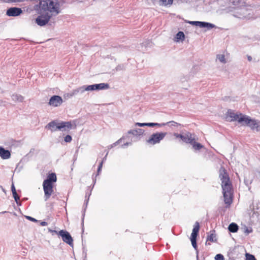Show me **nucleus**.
<instances>
[{
    "instance_id": "nucleus-1",
    "label": "nucleus",
    "mask_w": 260,
    "mask_h": 260,
    "mask_svg": "<svg viewBox=\"0 0 260 260\" xmlns=\"http://www.w3.org/2000/svg\"><path fill=\"white\" fill-rule=\"evenodd\" d=\"M64 4L63 0L43 1L35 6V9L55 17L61 12Z\"/></svg>"
},
{
    "instance_id": "nucleus-2",
    "label": "nucleus",
    "mask_w": 260,
    "mask_h": 260,
    "mask_svg": "<svg viewBox=\"0 0 260 260\" xmlns=\"http://www.w3.org/2000/svg\"><path fill=\"white\" fill-rule=\"evenodd\" d=\"M219 177L221 181L224 202L228 206H230L232 203V184L229 175L223 168H221L219 170Z\"/></svg>"
},
{
    "instance_id": "nucleus-3",
    "label": "nucleus",
    "mask_w": 260,
    "mask_h": 260,
    "mask_svg": "<svg viewBox=\"0 0 260 260\" xmlns=\"http://www.w3.org/2000/svg\"><path fill=\"white\" fill-rule=\"evenodd\" d=\"M56 181V176L55 173L49 174L46 179L44 180L43 183V187L44 191V200L47 201L53 192V182Z\"/></svg>"
},
{
    "instance_id": "nucleus-4",
    "label": "nucleus",
    "mask_w": 260,
    "mask_h": 260,
    "mask_svg": "<svg viewBox=\"0 0 260 260\" xmlns=\"http://www.w3.org/2000/svg\"><path fill=\"white\" fill-rule=\"evenodd\" d=\"M239 122H243L244 124L249 126L251 129L253 130L255 129L256 131H258L259 130V126L257 122H256L254 119H251L248 116H242L239 119Z\"/></svg>"
},
{
    "instance_id": "nucleus-5",
    "label": "nucleus",
    "mask_w": 260,
    "mask_h": 260,
    "mask_svg": "<svg viewBox=\"0 0 260 260\" xmlns=\"http://www.w3.org/2000/svg\"><path fill=\"white\" fill-rule=\"evenodd\" d=\"M167 135L166 132L156 133L152 134L147 140V142L151 145L159 143Z\"/></svg>"
},
{
    "instance_id": "nucleus-6",
    "label": "nucleus",
    "mask_w": 260,
    "mask_h": 260,
    "mask_svg": "<svg viewBox=\"0 0 260 260\" xmlns=\"http://www.w3.org/2000/svg\"><path fill=\"white\" fill-rule=\"evenodd\" d=\"M77 126L76 122L73 121H60L59 122L58 131L62 132L69 131L72 128H75Z\"/></svg>"
},
{
    "instance_id": "nucleus-7",
    "label": "nucleus",
    "mask_w": 260,
    "mask_h": 260,
    "mask_svg": "<svg viewBox=\"0 0 260 260\" xmlns=\"http://www.w3.org/2000/svg\"><path fill=\"white\" fill-rule=\"evenodd\" d=\"M45 14H42L38 16L35 19V22L40 26H43L46 25L52 16L47 14V13H44Z\"/></svg>"
},
{
    "instance_id": "nucleus-8",
    "label": "nucleus",
    "mask_w": 260,
    "mask_h": 260,
    "mask_svg": "<svg viewBox=\"0 0 260 260\" xmlns=\"http://www.w3.org/2000/svg\"><path fill=\"white\" fill-rule=\"evenodd\" d=\"M58 235L61 237L64 242L68 244L71 246H73V240L69 232L66 231L60 230L58 232Z\"/></svg>"
},
{
    "instance_id": "nucleus-9",
    "label": "nucleus",
    "mask_w": 260,
    "mask_h": 260,
    "mask_svg": "<svg viewBox=\"0 0 260 260\" xmlns=\"http://www.w3.org/2000/svg\"><path fill=\"white\" fill-rule=\"evenodd\" d=\"M87 91L93 90H100L107 89L109 88V85L108 83H102L90 85H86Z\"/></svg>"
},
{
    "instance_id": "nucleus-10",
    "label": "nucleus",
    "mask_w": 260,
    "mask_h": 260,
    "mask_svg": "<svg viewBox=\"0 0 260 260\" xmlns=\"http://www.w3.org/2000/svg\"><path fill=\"white\" fill-rule=\"evenodd\" d=\"M62 99L59 95H53L49 100L48 104L52 107H56L60 106L62 103Z\"/></svg>"
},
{
    "instance_id": "nucleus-11",
    "label": "nucleus",
    "mask_w": 260,
    "mask_h": 260,
    "mask_svg": "<svg viewBox=\"0 0 260 260\" xmlns=\"http://www.w3.org/2000/svg\"><path fill=\"white\" fill-rule=\"evenodd\" d=\"M174 136L177 138H180L184 142L186 143H192V135L190 133H187L184 135L174 133Z\"/></svg>"
},
{
    "instance_id": "nucleus-12",
    "label": "nucleus",
    "mask_w": 260,
    "mask_h": 260,
    "mask_svg": "<svg viewBox=\"0 0 260 260\" xmlns=\"http://www.w3.org/2000/svg\"><path fill=\"white\" fill-rule=\"evenodd\" d=\"M22 13V10L20 8L12 7L8 9L7 11L6 14L8 16L16 17L19 16Z\"/></svg>"
},
{
    "instance_id": "nucleus-13",
    "label": "nucleus",
    "mask_w": 260,
    "mask_h": 260,
    "mask_svg": "<svg viewBox=\"0 0 260 260\" xmlns=\"http://www.w3.org/2000/svg\"><path fill=\"white\" fill-rule=\"evenodd\" d=\"M249 209L253 212V214L256 215L257 217L260 216V203L258 201H253L249 206Z\"/></svg>"
},
{
    "instance_id": "nucleus-14",
    "label": "nucleus",
    "mask_w": 260,
    "mask_h": 260,
    "mask_svg": "<svg viewBox=\"0 0 260 260\" xmlns=\"http://www.w3.org/2000/svg\"><path fill=\"white\" fill-rule=\"evenodd\" d=\"M58 120H53L49 122L45 126V128L50 130L52 132L58 131L59 126Z\"/></svg>"
},
{
    "instance_id": "nucleus-15",
    "label": "nucleus",
    "mask_w": 260,
    "mask_h": 260,
    "mask_svg": "<svg viewBox=\"0 0 260 260\" xmlns=\"http://www.w3.org/2000/svg\"><path fill=\"white\" fill-rule=\"evenodd\" d=\"M239 3L240 0H231L229 3L230 7L225 9L226 11L233 12L234 10L238 9L239 7Z\"/></svg>"
},
{
    "instance_id": "nucleus-16",
    "label": "nucleus",
    "mask_w": 260,
    "mask_h": 260,
    "mask_svg": "<svg viewBox=\"0 0 260 260\" xmlns=\"http://www.w3.org/2000/svg\"><path fill=\"white\" fill-rule=\"evenodd\" d=\"M86 91H87L86 85H83L71 91L70 95L71 96H74L77 95L78 94H82L84 92Z\"/></svg>"
},
{
    "instance_id": "nucleus-17",
    "label": "nucleus",
    "mask_w": 260,
    "mask_h": 260,
    "mask_svg": "<svg viewBox=\"0 0 260 260\" xmlns=\"http://www.w3.org/2000/svg\"><path fill=\"white\" fill-rule=\"evenodd\" d=\"M245 116L242 114H237L233 112H229L226 118L228 120L235 121L237 120L239 122V119L242 116Z\"/></svg>"
},
{
    "instance_id": "nucleus-18",
    "label": "nucleus",
    "mask_w": 260,
    "mask_h": 260,
    "mask_svg": "<svg viewBox=\"0 0 260 260\" xmlns=\"http://www.w3.org/2000/svg\"><path fill=\"white\" fill-rule=\"evenodd\" d=\"M0 157L3 159L10 158L11 157L10 151L0 146Z\"/></svg>"
},
{
    "instance_id": "nucleus-19",
    "label": "nucleus",
    "mask_w": 260,
    "mask_h": 260,
    "mask_svg": "<svg viewBox=\"0 0 260 260\" xmlns=\"http://www.w3.org/2000/svg\"><path fill=\"white\" fill-rule=\"evenodd\" d=\"M200 225L198 222H196L191 235L190 240H196L199 231Z\"/></svg>"
},
{
    "instance_id": "nucleus-20",
    "label": "nucleus",
    "mask_w": 260,
    "mask_h": 260,
    "mask_svg": "<svg viewBox=\"0 0 260 260\" xmlns=\"http://www.w3.org/2000/svg\"><path fill=\"white\" fill-rule=\"evenodd\" d=\"M144 130L141 128H137L129 130L128 134H132L134 136H141L144 134Z\"/></svg>"
},
{
    "instance_id": "nucleus-21",
    "label": "nucleus",
    "mask_w": 260,
    "mask_h": 260,
    "mask_svg": "<svg viewBox=\"0 0 260 260\" xmlns=\"http://www.w3.org/2000/svg\"><path fill=\"white\" fill-rule=\"evenodd\" d=\"M11 98L12 101L15 102H22L24 100V98L22 95L16 93L13 94Z\"/></svg>"
},
{
    "instance_id": "nucleus-22",
    "label": "nucleus",
    "mask_w": 260,
    "mask_h": 260,
    "mask_svg": "<svg viewBox=\"0 0 260 260\" xmlns=\"http://www.w3.org/2000/svg\"><path fill=\"white\" fill-rule=\"evenodd\" d=\"M200 27L207 28L208 29H211L215 27V25L212 23L201 21Z\"/></svg>"
},
{
    "instance_id": "nucleus-23",
    "label": "nucleus",
    "mask_w": 260,
    "mask_h": 260,
    "mask_svg": "<svg viewBox=\"0 0 260 260\" xmlns=\"http://www.w3.org/2000/svg\"><path fill=\"white\" fill-rule=\"evenodd\" d=\"M185 38V36L182 31H179L175 37V41L179 42V41H183Z\"/></svg>"
},
{
    "instance_id": "nucleus-24",
    "label": "nucleus",
    "mask_w": 260,
    "mask_h": 260,
    "mask_svg": "<svg viewBox=\"0 0 260 260\" xmlns=\"http://www.w3.org/2000/svg\"><path fill=\"white\" fill-rule=\"evenodd\" d=\"M228 229L230 232L235 233L238 231V226L235 223L233 222L229 225Z\"/></svg>"
},
{
    "instance_id": "nucleus-25",
    "label": "nucleus",
    "mask_w": 260,
    "mask_h": 260,
    "mask_svg": "<svg viewBox=\"0 0 260 260\" xmlns=\"http://www.w3.org/2000/svg\"><path fill=\"white\" fill-rule=\"evenodd\" d=\"M189 143L192 145L193 148L195 150H200L201 148H202L203 147V145H202L201 144L198 143H196L194 141V138H193V137H192V143Z\"/></svg>"
},
{
    "instance_id": "nucleus-26",
    "label": "nucleus",
    "mask_w": 260,
    "mask_h": 260,
    "mask_svg": "<svg viewBox=\"0 0 260 260\" xmlns=\"http://www.w3.org/2000/svg\"><path fill=\"white\" fill-rule=\"evenodd\" d=\"M173 0H160L159 5L164 6H170L173 3Z\"/></svg>"
},
{
    "instance_id": "nucleus-27",
    "label": "nucleus",
    "mask_w": 260,
    "mask_h": 260,
    "mask_svg": "<svg viewBox=\"0 0 260 260\" xmlns=\"http://www.w3.org/2000/svg\"><path fill=\"white\" fill-rule=\"evenodd\" d=\"M207 241H209L211 242H216V235L214 233H212L210 235H209L207 237Z\"/></svg>"
},
{
    "instance_id": "nucleus-28",
    "label": "nucleus",
    "mask_w": 260,
    "mask_h": 260,
    "mask_svg": "<svg viewBox=\"0 0 260 260\" xmlns=\"http://www.w3.org/2000/svg\"><path fill=\"white\" fill-rule=\"evenodd\" d=\"M217 58L222 63H226L224 55L223 54H218L217 55Z\"/></svg>"
},
{
    "instance_id": "nucleus-29",
    "label": "nucleus",
    "mask_w": 260,
    "mask_h": 260,
    "mask_svg": "<svg viewBox=\"0 0 260 260\" xmlns=\"http://www.w3.org/2000/svg\"><path fill=\"white\" fill-rule=\"evenodd\" d=\"M245 255L246 260H256L255 257L252 254L246 253Z\"/></svg>"
},
{
    "instance_id": "nucleus-30",
    "label": "nucleus",
    "mask_w": 260,
    "mask_h": 260,
    "mask_svg": "<svg viewBox=\"0 0 260 260\" xmlns=\"http://www.w3.org/2000/svg\"><path fill=\"white\" fill-rule=\"evenodd\" d=\"M188 22L190 24L200 27L201 21H188Z\"/></svg>"
},
{
    "instance_id": "nucleus-31",
    "label": "nucleus",
    "mask_w": 260,
    "mask_h": 260,
    "mask_svg": "<svg viewBox=\"0 0 260 260\" xmlns=\"http://www.w3.org/2000/svg\"><path fill=\"white\" fill-rule=\"evenodd\" d=\"M252 232V230L251 228H247L245 227L244 229V233L246 234L247 235L249 234V233H251Z\"/></svg>"
},
{
    "instance_id": "nucleus-32",
    "label": "nucleus",
    "mask_w": 260,
    "mask_h": 260,
    "mask_svg": "<svg viewBox=\"0 0 260 260\" xmlns=\"http://www.w3.org/2000/svg\"><path fill=\"white\" fill-rule=\"evenodd\" d=\"M216 260H224V256L221 254H217L215 257Z\"/></svg>"
},
{
    "instance_id": "nucleus-33",
    "label": "nucleus",
    "mask_w": 260,
    "mask_h": 260,
    "mask_svg": "<svg viewBox=\"0 0 260 260\" xmlns=\"http://www.w3.org/2000/svg\"><path fill=\"white\" fill-rule=\"evenodd\" d=\"M72 140V138L70 135H67L64 138V141L67 143L70 142Z\"/></svg>"
},
{
    "instance_id": "nucleus-34",
    "label": "nucleus",
    "mask_w": 260,
    "mask_h": 260,
    "mask_svg": "<svg viewBox=\"0 0 260 260\" xmlns=\"http://www.w3.org/2000/svg\"><path fill=\"white\" fill-rule=\"evenodd\" d=\"M122 141V139H120L119 140H118L117 142H116L115 143H113V144L111 145L110 146H109V148H112L115 146H116L117 145L119 144Z\"/></svg>"
},
{
    "instance_id": "nucleus-35",
    "label": "nucleus",
    "mask_w": 260,
    "mask_h": 260,
    "mask_svg": "<svg viewBox=\"0 0 260 260\" xmlns=\"http://www.w3.org/2000/svg\"><path fill=\"white\" fill-rule=\"evenodd\" d=\"M13 194V196L15 199V202H16V203L18 204V201L19 200V197L18 196V195L17 194V192H15V193H12Z\"/></svg>"
},
{
    "instance_id": "nucleus-36",
    "label": "nucleus",
    "mask_w": 260,
    "mask_h": 260,
    "mask_svg": "<svg viewBox=\"0 0 260 260\" xmlns=\"http://www.w3.org/2000/svg\"><path fill=\"white\" fill-rule=\"evenodd\" d=\"M190 241L193 247L196 249L197 247L196 240H192Z\"/></svg>"
},
{
    "instance_id": "nucleus-37",
    "label": "nucleus",
    "mask_w": 260,
    "mask_h": 260,
    "mask_svg": "<svg viewBox=\"0 0 260 260\" xmlns=\"http://www.w3.org/2000/svg\"><path fill=\"white\" fill-rule=\"evenodd\" d=\"M135 125L136 126H147V123L137 122V123H136Z\"/></svg>"
},
{
    "instance_id": "nucleus-38",
    "label": "nucleus",
    "mask_w": 260,
    "mask_h": 260,
    "mask_svg": "<svg viewBox=\"0 0 260 260\" xmlns=\"http://www.w3.org/2000/svg\"><path fill=\"white\" fill-rule=\"evenodd\" d=\"M48 231H49V232L52 233V235H53L54 234L58 235V232L57 231L53 230H51L50 229H48Z\"/></svg>"
},
{
    "instance_id": "nucleus-39",
    "label": "nucleus",
    "mask_w": 260,
    "mask_h": 260,
    "mask_svg": "<svg viewBox=\"0 0 260 260\" xmlns=\"http://www.w3.org/2000/svg\"><path fill=\"white\" fill-rule=\"evenodd\" d=\"M166 123H167V124L171 123V125H173V126H176V125H179L178 123H177V122H175L174 121H170V122H167Z\"/></svg>"
},
{
    "instance_id": "nucleus-40",
    "label": "nucleus",
    "mask_w": 260,
    "mask_h": 260,
    "mask_svg": "<svg viewBox=\"0 0 260 260\" xmlns=\"http://www.w3.org/2000/svg\"><path fill=\"white\" fill-rule=\"evenodd\" d=\"M102 166H103V161H101V163L100 164L99 166V167H98V174L101 171Z\"/></svg>"
},
{
    "instance_id": "nucleus-41",
    "label": "nucleus",
    "mask_w": 260,
    "mask_h": 260,
    "mask_svg": "<svg viewBox=\"0 0 260 260\" xmlns=\"http://www.w3.org/2000/svg\"><path fill=\"white\" fill-rule=\"evenodd\" d=\"M155 126H163L167 124L166 123H155Z\"/></svg>"
},
{
    "instance_id": "nucleus-42",
    "label": "nucleus",
    "mask_w": 260,
    "mask_h": 260,
    "mask_svg": "<svg viewBox=\"0 0 260 260\" xmlns=\"http://www.w3.org/2000/svg\"><path fill=\"white\" fill-rule=\"evenodd\" d=\"M11 190H12V193H15V192H16L15 187V186H14L13 184H12V185Z\"/></svg>"
},
{
    "instance_id": "nucleus-43",
    "label": "nucleus",
    "mask_w": 260,
    "mask_h": 260,
    "mask_svg": "<svg viewBox=\"0 0 260 260\" xmlns=\"http://www.w3.org/2000/svg\"><path fill=\"white\" fill-rule=\"evenodd\" d=\"M26 218L32 221H37V220L33 217L30 216H26Z\"/></svg>"
},
{
    "instance_id": "nucleus-44",
    "label": "nucleus",
    "mask_w": 260,
    "mask_h": 260,
    "mask_svg": "<svg viewBox=\"0 0 260 260\" xmlns=\"http://www.w3.org/2000/svg\"><path fill=\"white\" fill-rule=\"evenodd\" d=\"M147 126L153 127V126H155V123H153V122L147 123Z\"/></svg>"
},
{
    "instance_id": "nucleus-45",
    "label": "nucleus",
    "mask_w": 260,
    "mask_h": 260,
    "mask_svg": "<svg viewBox=\"0 0 260 260\" xmlns=\"http://www.w3.org/2000/svg\"><path fill=\"white\" fill-rule=\"evenodd\" d=\"M131 145V143L126 142L122 145V147L124 148L127 147V146Z\"/></svg>"
},
{
    "instance_id": "nucleus-46",
    "label": "nucleus",
    "mask_w": 260,
    "mask_h": 260,
    "mask_svg": "<svg viewBox=\"0 0 260 260\" xmlns=\"http://www.w3.org/2000/svg\"><path fill=\"white\" fill-rule=\"evenodd\" d=\"M40 224L42 226H46L47 225V222H46V221H42L41 223H40Z\"/></svg>"
},
{
    "instance_id": "nucleus-47",
    "label": "nucleus",
    "mask_w": 260,
    "mask_h": 260,
    "mask_svg": "<svg viewBox=\"0 0 260 260\" xmlns=\"http://www.w3.org/2000/svg\"><path fill=\"white\" fill-rule=\"evenodd\" d=\"M247 59L249 61H250L252 60V57L250 56H248Z\"/></svg>"
},
{
    "instance_id": "nucleus-48",
    "label": "nucleus",
    "mask_w": 260,
    "mask_h": 260,
    "mask_svg": "<svg viewBox=\"0 0 260 260\" xmlns=\"http://www.w3.org/2000/svg\"><path fill=\"white\" fill-rule=\"evenodd\" d=\"M107 155H108V152L107 153V154H106V156L103 158V160L102 161H103V162L105 160H106V157H107Z\"/></svg>"
},
{
    "instance_id": "nucleus-49",
    "label": "nucleus",
    "mask_w": 260,
    "mask_h": 260,
    "mask_svg": "<svg viewBox=\"0 0 260 260\" xmlns=\"http://www.w3.org/2000/svg\"><path fill=\"white\" fill-rule=\"evenodd\" d=\"M0 188L4 191V192H6L5 189L3 188V187L1 185H0Z\"/></svg>"
},
{
    "instance_id": "nucleus-50",
    "label": "nucleus",
    "mask_w": 260,
    "mask_h": 260,
    "mask_svg": "<svg viewBox=\"0 0 260 260\" xmlns=\"http://www.w3.org/2000/svg\"><path fill=\"white\" fill-rule=\"evenodd\" d=\"M3 104V102L0 100V106L2 105Z\"/></svg>"
},
{
    "instance_id": "nucleus-51",
    "label": "nucleus",
    "mask_w": 260,
    "mask_h": 260,
    "mask_svg": "<svg viewBox=\"0 0 260 260\" xmlns=\"http://www.w3.org/2000/svg\"><path fill=\"white\" fill-rule=\"evenodd\" d=\"M83 217L82 218V226H83V220H84V214H83Z\"/></svg>"
},
{
    "instance_id": "nucleus-52",
    "label": "nucleus",
    "mask_w": 260,
    "mask_h": 260,
    "mask_svg": "<svg viewBox=\"0 0 260 260\" xmlns=\"http://www.w3.org/2000/svg\"><path fill=\"white\" fill-rule=\"evenodd\" d=\"M197 259L198 258V252L197 251Z\"/></svg>"
},
{
    "instance_id": "nucleus-53",
    "label": "nucleus",
    "mask_w": 260,
    "mask_h": 260,
    "mask_svg": "<svg viewBox=\"0 0 260 260\" xmlns=\"http://www.w3.org/2000/svg\"><path fill=\"white\" fill-rule=\"evenodd\" d=\"M87 203H88V200L86 201V206H87Z\"/></svg>"
}]
</instances>
